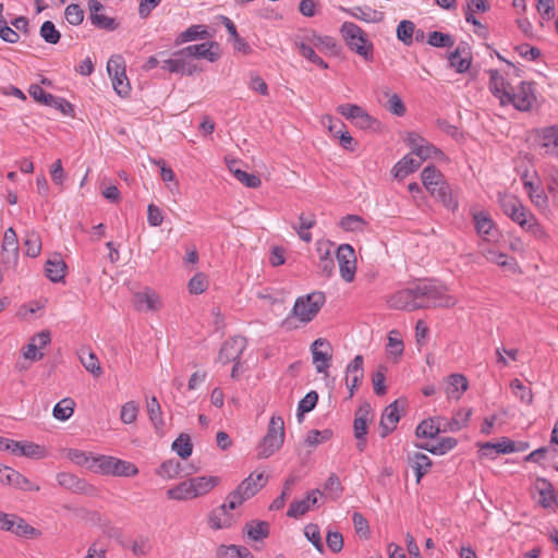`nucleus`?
Segmentation results:
<instances>
[{"label": "nucleus", "mask_w": 558, "mask_h": 558, "mask_svg": "<svg viewBox=\"0 0 558 558\" xmlns=\"http://www.w3.org/2000/svg\"><path fill=\"white\" fill-rule=\"evenodd\" d=\"M388 302L392 308L409 312L454 304L440 287L428 280H420L409 288L397 291Z\"/></svg>", "instance_id": "obj_1"}, {"label": "nucleus", "mask_w": 558, "mask_h": 558, "mask_svg": "<svg viewBox=\"0 0 558 558\" xmlns=\"http://www.w3.org/2000/svg\"><path fill=\"white\" fill-rule=\"evenodd\" d=\"M325 302L326 296L322 291H314L306 295L299 296L295 300L291 315L282 320L281 327L286 330H292L296 328V326L293 324L294 317L303 324L312 322L319 313Z\"/></svg>", "instance_id": "obj_2"}, {"label": "nucleus", "mask_w": 558, "mask_h": 558, "mask_svg": "<svg viewBox=\"0 0 558 558\" xmlns=\"http://www.w3.org/2000/svg\"><path fill=\"white\" fill-rule=\"evenodd\" d=\"M340 32L347 46L352 51L361 56L365 61L372 62L374 60V46L359 25L352 22H344Z\"/></svg>", "instance_id": "obj_3"}, {"label": "nucleus", "mask_w": 558, "mask_h": 558, "mask_svg": "<svg viewBox=\"0 0 558 558\" xmlns=\"http://www.w3.org/2000/svg\"><path fill=\"white\" fill-rule=\"evenodd\" d=\"M284 441V422L281 416H271L267 433L257 447V458L266 459L278 451Z\"/></svg>", "instance_id": "obj_4"}, {"label": "nucleus", "mask_w": 558, "mask_h": 558, "mask_svg": "<svg viewBox=\"0 0 558 558\" xmlns=\"http://www.w3.org/2000/svg\"><path fill=\"white\" fill-rule=\"evenodd\" d=\"M266 483L267 477L264 473H258L255 478L254 474H250L227 496L229 509H236L244 501L255 496Z\"/></svg>", "instance_id": "obj_5"}, {"label": "nucleus", "mask_w": 558, "mask_h": 558, "mask_svg": "<svg viewBox=\"0 0 558 558\" xmlns=\"http://www.w3.org/2000/svg\"><path fill=\"white\" fill-rule=\"evenodd\" d=\"M97 470L107 475L113 476H135L138 469L135 464L110 456H99L93 458V465Z\"/></svg>", "instance_id": "obj_6"}, {"label": "nucleus", "mask_w": 558, "mask_h": 558, "mask_svg": "<svg viewBox=\"0 0 558 558\" xmlns=\"http://www.w3.org/2000/svg\"><path fill=\"white\" fill-rule=\"evenodd\" d=\"M536 100L533 82H521L518 89L509 90V97L502 100L501 106L512 105L519 111H530Z\"/></svg>", "instance_id": "obj_7"}, {"label": "nucleus", "mask_w": 558, "mask_h": 558, "mask_svg": "<svg viewBox=\"0 0 558 558\" xmlns=\"http://www.w3.org/2000/svg\"><path fill=\"white\" fill-rule=\"evenodd\" d=\"M174 57L206 59L215 62L220 58V45L217 41L191 45L173 52Z\"/></svg>", "instance_id": "obj_8"}, {"label": "nucleus", "mask_w": 558, "mask_h": 558, "mask_svg": "<svg viewBox=\"0 0 558 558\" xmlns=\"http://www.w3.org/2000/svg\"><path fill=\"white\" fill-rule=\"evenodd\" d=\"M29 95L40 104H44L49 107H53L60 110L64 116H74V106L69 102L66 99L62 97L53 96L52 94L47 93L44 88H41L37 84L31 85Z\"/></svg>", "instance_id": "obj_9"}, {"label": "nucleus", "mask_w": 558, "mask_h": 558, "mask_svg": "<svg viewBox=\"0 0 558 558\" xmlns=\"http://www.w3.org/2000/svg\"><path fill=\"white\" fill-rule=\"evenodd\" d=\"M336 258L339 264L341 278L345 282H352L356 271V255L354 248L350 244H341L337 248Z\"/></svg>", "instance_id": "obj_10"}, {"label": "nucleus", "mask_w": 558, "mask_h": 558, "mask_svg": "<svg viewBox=\"0 0 558 558\" xmlns=\"http://www.w3.org/2000/svg\"><path fill=\"white\" fill-rule=\"evenodd\" d=\"M499 205L502 213L521 228L526 225L530 216L533 214L526 209L523 204L512 195H502L499 197Z\"/></svg>", "instance_id": "obj_11"}, {"label": "nucleus", "mask_w": 558, "mask_h": 558, "mask_svg": "<svg viewBox=\"0 0 558 558\" xmlns=\"http://www.w3.org/2000/svg\"><path fill=\"white\" fill-rule=\"evenodd\" d=\"M313 363L317 373H326L332 359V348L325 338H318L311 344Z\"/></svg>", "instance_id": "obj_12"}, {"label": "nucleus", "mask_w": 558, "mask_h": 558, "mask_svg": "<svg viewBox=\"0 0 558 558\" xmlns=\"http://www.w3.org/2000/svg\"><path fill=\"white\" fill-rule=\"evenodd\" d=\"M87 7L89 11L88 19L96 28L112 32L119 27V23L116 19L101 13L105 8L98 0H88Z\"/></svg>", "instance_id": "obj_13"}, {"label": "nucleus", "mask_w": 558, "mask_h": 558, "mask_svg": "<svg viewBox=\"0 0 558 558\" xmlns=\"http://www.w3.org/2000/svg\"><path fill=\"white\" fill-rule=\"evenodd\" d=\"M246 347V339L241 336L232 337L223 342L218 353V361L222 364L238 362Z\"/></svg>", "instance_id": "obj_14"}, {"label": "nucleus", "mask_w": 558, "mask_h": 558, "mask_svg": "<svg viewBox=\"0 0 558 558\" xmlns=\"http://www.w3.org/2000/svg\"><path fill=\"white\" fill-rule=\"evenodd\" d=\"M471 216L476 233L485 240L495 238L498 233L496 225L486 210L471 208Z\"/></svg>", "instance_id": "obj_15"}, {"label": "nucleus", "mask_w": 558, "mask_h": 558, "mask_svg": "<svg viewBox=\"0 0 558 558\" xmlns=\"http://www.w3.org/2000/svg\"><path fill=\"white\" fill-rule=\"evenodd\" d=\"M1 254L3 257V263L5 265H12L13 268L17 266L19 262V244H17V235L15 230L10 227L5 230L3 242L1 245Z\"/></svg>", "instance_id": "obj_16"}, {"label": "nucleus", "mask_w": 558, "mask_h": 558, "mask_svg": "<svg viewBox=\"0 0 558 558\" xmlns=\"http://www.w3.org/2000/svg\"><path fill=\"white\" fill-rule=\"evenodd\" d=\"M228 499L221 506L213 509L208 514V524L214 530L229 529L235 522V517L230 512Z\"/></svg>", "instance_id": "obj_17"}, {"label": "nucleus", "mask_w": 558, "mask_h": 558, "mask_svg": "<svg viewBox=\"0 0 558 558\" xmlns=\"http://www.w3.org/2000/svg\"><path fill=\"white\" fill-rule=\"evenodd\" d=\"M399 421L400 414L398 410V400H396L388 404L381 414L379 422L380 437L386 438L391 434L397 428Z\"/></svg>", "instance_id": "obj_18"}, {"label": "nucleus", "mask_w": 558, "mask_h": 558, "mask_svg": "<svg viewBox=\"0 0 558 558\" xmlns=\"http://www.w3.org/2000/svg\"><path fill=\"white\" fill-rule=\"evenodd\" d=\"M536 134L546 154L558 157V123L541 128L536 131Z\"/></svg>", "instance_id": "obj_19"}, {"label": "nucleus", "mask_w": 558, "mask_h": 558, "mask_svg": "<svg viewBox=\"0 0 558 558\" xmlns=\"http://www.w3.org/2000/svg\"><path fill=\"white\" fill-rule=\"evenodd\" d=\"M332 246L333 243H331L330 241L317 243V252L319 254V262L317 264V267L319 269L320 275L327 278L331 277L335 270V262L331 256Z\"/></svg>", "instance_id": "obj_20"}, {"label": "nucleus", "mask_w": 558, "mask_h": 558, "mask_svg": "<svg viewBox=\"0 0 558 558\" xmlns=\"http://www.w3.org/2000/svg\"><path fill=\"white\" fill-rule=\"evenodd\" d=\"M488 74L489 90L499 99L500 105H502V100H505L506 97H509V90H511L512 86L501 76L498 70L490 69L488 70Z\"/></svg>", "instance_id": "obj_21"}, {"label": "nucleus", "mask_w": 558, "mask_h": 558, "mask_svg": "<svg viewBox=\"0 0 558 558\" xmlns=\"http://www.w3.org/2000/svg\"><path fill=\"white\" fill-rule=\"evenodd\" d=\"M11 452L15 456H22L31 459H43L46 457L45 447L31 441L14 440Z\"/></svg>", "instance_id": "obj_22"}, {"label": "nucleus", "mask_w": 558, "mask_h": 558, "mask_svg": "<svg viewBox=\"0 0 558 558\" xmlns=\"http://www.w3.org/2000/svg\"><path fill=\"white\" fill-rule=\"evenodd\" d=\"M317 495H322L320 490L313 489L307 493L304 499L292 501L287 515L295 519L304 515L311 509V506H314L317 502Z\"/></svg>", "instance_id": "obj_23"}, {"label": "nucleus", "mask_w": 558, "mask_h": 558, "mask_svg": "<svg viewBox=\"0 0 558 558\" xmlns=\"http://www.w3.org/2000/svg\"><path fill=\"white\" fill-rule=\"evenodd\" d=\"M5 472V478H0L1 483L12 485L15 488L27 490V492H38L39 486L32 483L27 477L22 475L20 472L9 468L4 466Z\"/></svg>", "instance_id": "obj_24"}, {"label": "nucleus", "mask_w": 558, "mask_h": 558, "mask_svg": "<svg viewBox=\"0 0 558 558\" xmlns=\"http://www.w3.org/2000/svg\"><path fill=\"white\" fill-rule=\"evenodd\" d=\"M410 466L413 469L418 484L421 480L427 474L433 466L432 459L422 452H414L408 456Z\"/></svg>", "instance_id": "obj_25"}, {"label": "nucleus", "mask_w": 558, "mask_h": 558, "mask_svg": "<svg viewBox=\"0 0 558 558\" xmlns=\"http://www.w3.org/2000/svg\"><path fill=\"white\" fill-rule=\"evenodd\" d=\"M468 387L469 383L464 375L451 374L447 378L445 392L448 398L458 400Z\"/></svg>", "instance_id": "obj_26"}, {"label": "nucleus", "mask_w": 558, "mask_h": 558, "mask_svg": "<svg viewBox=\"0 0 558 558\" xmlns=\"http://www.w3.org/2000/svg\"><path fill=\"white\" fill-rule=\"evenodd\" d=\"M372 412L371 404L368 402H364L360 405V408L355 411L354 421H353V433L354 437L367 436L368 433V415Z\"/></svg>", "instance_id": "obj_27"}, {"label": "nucleus", "mask_w": 558, "mask_h": 558, "mask_svg": "<svg viewBox=\"0 0 558 558\" xmlns=\"http://www.w3.org/2000/svg\"><path fill=\"white\" fill-rule=\"evenodd\" d=\"M66 264L61 258L60 255H54L53 257L49 258L46 262V276L52 281V282H60L63 280L65 276L66 270Z\"/></svg>", "instance_id": "obj_28"}, {"label": "nucleus", "mask_w": 558, "mask_h": 558, "mask_svg": "<svg viewBox=\"0 0 558 558\" xmlns=\"http://www.w3.org/2000/svg\"><path fill=\"white\" fill-rule=\"evenodd\" d=\"M429 193L432 196L440 201L446 208L452 211L458 208V201L453 196L452 190L447 182H442L440 185L433 187Z\"/></svg>", "instance_id": "obj_29"}, {"label": "nucleus", "mask_w": 558, "mask_h": 558, "mask_svg": "<svg viewBox=\"0 0 558 558\" xmlns=\"http://www.w3.org/2000/svg\"><path fill=\"white\" fill-rule=\"evenodd\" d=\"M517 450L515 442L507 437H502L498 442L487 441L481 445L483 456H489L493 452L506 454Z\"/></svg>", "instance_id": "obj_30"}, {"label": "nucleus", "mask_w": 558, "mask_h": 558, "mask_svg": "<svg viewBox=\"0 0 558 558\" xmlns=\"http://www.w3.org/2000/svg\"><path fill=\"white\" fill-rule=\"evenodd\" d=\"M441 417H429L423 420L415 428V435L418 438H436L440 434Z\"/></svg>", "instance_id": "obj_31"}, {"label": "nucleus", "mask_w": 558, "mask_h": 558, "mask_svg": "<svg viewBox=\"0 0 558 558\" xmlns=\"http://www.w3.org/2000/svg\"><path fill=\"white\" fill-rule=\"evenodd\" d=\"M458 445V440L453 437H442L436 445L416 444L418 449L426 450L432 454L444 456Z\"/></svg>", "instance_id": "obj_32"}, {"label": "nucleus", "mask_w": 558, "mask_h": 558, "mask_svg": "<svg viewBox=\"0 0 558 558\" xmlns=\"http://www.w3.org/2000/svg\"><path fill=\"white\" fill-rule=\"evenodd\" d=\"M190 483L193 486L194 496L199 497L208 494L218 483V476H197L190 478Z\"/></svg>", "instance_id": "obj_33"}, {"label": "nucleus", "mask_w": 558, "mask_h": 558, "mask_svg": "<svg viewBox=\"0 0 558 558\" xmlns=\"http://www.w3.org/2000/svg\"><path fill=\"white\" fill-rule=\"evenodd\" d=\"M351 16L366 23H378L383 20V12H378L369 7H354L352 9H344Z\"/></svg>", "instance_id": "obj_34"}, {"label": "nucleus", "mask_w": 558, "mask_h": 558, "mask_svg": "<svg viewBox=\"0 0 558 558\" xmlns=\"http://www.w3.org/2000/svg\"><path fill=\"white\" fill-rule=\"evenodd\" d=\"M210 37L209 32L206 29L204 25H192L184 32L180 33L175 38V45H182L187 41H193L196 39H207Z\"/></svg>", "instance_id": "obj_35"}, {"label": "nucleus", "mask_w": 558, "mask_h": 558, "mask_svg": "<svg viewBox=\"0 0 558 558\" xmlns=\"http://www.w3.org/2000/svg\"><path fill=\"white\" fill-rule=\"evenodd\" d=\"M422 165L421 158L415 159L410 155H405L400 161L396 163L393 167L395 177L398 179H403L408 174L416 171Z\"/></svg>", "instance_id": "obj_36"}, {"label": "nucleus", "mask_w": 558, "mask_h": 558, "mask_svg": "<svg viewBox=\"0 0 558 558\" xmlns=\"http://www.w3.org/2000/svg\"><path fill=\"white\" fill-rule=\"evenodd\" d=\"M58 484L66 489L75 493H83L86 490L87 483L78 478L76 475L68 472H61L57 475Z\"/></svg>", "instance_id": "obj_37"}, {"label": "nucleus", "mask_w": 558, "mask_h": 558, "mask_svg": "<svg viewBox=\"0 0 558 558\" xmlns=\"http://www.w3.org/2000/svg\"><path fill=\"white\" fill-rule=\"evenodd\" d=\"M217 558H254L253 554L245 546L220 545L216 551Z\"/></svg>", "instance_id": "obj_38"}, {"label": "nucleus", "mask_w": 558, "mask_h": 558, "mask_svg": "<svg viewBox=\"0 0 558 558\" xmlns=\"http://www.w3.org/2000/svg\"><path fill=\"white\" fill-rule=\"evenodd\" d=\"M307 40L314 45L317 49H326L330 51L332 54H338L339 47L333 37L330 36H320L315 32L307 33Z\"/></svg>", "instance_id": "obj_39"}, {"label": "nucleus", "mask_w": 558, "mask_h": 558, "mask_svg": "<svg viewBox=\"0 0 558 558\" xmlns=\"http://www.w3.org/2000/svg\"><path fill=\"white\" fill-rule=\"evenodd\" d=\"M421 178L423 185L429 192L433 190V187H436L440 185V183L445 182L442 173L434 165L425 167L421 173Z\"/></svg>", "instance_id": "obj_40"}, {"label": "nucleus", "mask_w": 558, "mask_h": 558, "mask_svg": "<svg viewBox=\"0 0 558 558\" xmlns=\"http://www.w3.org/2000/svg\"><path fill=\"white\" fill-rule=\"evenodd\" d=\"M363 379V356L356 355L347 366L345 383L361 385Z\"/></svg>", "instance_id": "obj_41"}, {"label": "nucleus", "mask_w": 558, "mask_h": 558, "mask_svg": "<svg viewBox=\"0 0 558 558\" xmlns=\"http://www.w3.org/2000/svg\"><path fill=\"white\" fill-rule=\"evenodd\" d=\"M147 413L150 422L153 423L155 429L158 433H161L165 426V421L162 417L161 407L156 397H151L150 400L147 401L146 404Z\"/></svg>", "instance_id": "obj_42"}, {"label": "nucleus", "mask_w": 558, "mask_h": 558, "mask_svg": "<svg viewBox=\"0 0 558 558\" xmlns=\"http://www.w3.org/2000/svg\"><path fill=\"white\" fill-rule=\"evenodd\" d=\"M246 534L253 541H263L269 535V523L266 521L252 520L245 525Z\"/></svg>", "instance_id": "obj_43"}, {"label": "nucleus", "mask_w": 558, "mask_h": 558, "mask_svg": "<svg viewBox=\"0 0 558 558\" xmlns=\"http://www.w3.org/2000/svg\"><path fill=\"white\" fill-rule=\"evenodd\" d=\"M537 489L539 493L538 504L545 509L550 508L553 505V497L555 492L551 483L546 478L538 477Z\"/></svg>", "instance_id": "obj_44"}, {"label": "nucleus", "mask_w": 558, "mask_h": 558, "mask_svg": "<svg viewBox=\"0 0 558 558\" xmlns=\"http://www.w3.org/2000/svg\"><path fill=\"white\" fill-rule=\"evenodd\" d=\"M193 486L190 483V480H186L177 486L168 489L167 496L169 499L173 500H189L196 498L194 496Z\"/></svg>", "instance_id": "obj_45"}, {"label": "nucleus", "mask_w": 558, "mask_h": 558, "mask_svg": "<svg viewBox=\"0 0 558 558\" xmlns=\"http://www.w3.org/2000/svg\"><path fill=\"white\" fill-rule=\"evenodd\" d=\"M221 19L230 37L234 40V49L244 53H248L251 51V47L242 37H240L234 23L227 16H221Z\"/></svg>", "instance_id": "obj_46"}, {"label": "nucleus", "mask_w": 558, "mask_h": 558, "mask_svg": "<svg viewBox=\"0 0 558 558\" xmlns=\"http://www.w3.org/2000/svg\"><path fill=\"white\" fill-rule=\"evenodd\" d=\"M74 407H75V402L73 399H71V398L62 399L54 405V408L52 410L53 417L59 421L69 420L74 412Z\"/></svg>", "instance_id": "obj_47"}, {"label": "nucleus", "mask_w": 558, "mask_h": 558, "mask_svg": "<svg viewBox=\"0 0 558 558\" xmlns=\"http://www.w3.org/2000/svg\"><path fill=\"white\" fill-rule=\"evenodd\" d=\"M172 450L175 451L181 459H187L193 451L190 436L184 433L180 434L172 444Z\"/></svg>", "instance_id": "obj_48"}, {"label": "nucleus", "mask_w": 558, "mask_h": 558, "mask_svg": "<svg viewBox=\"0 0 558 558\" xmlns=\"http://www.w3.org/2000/svg\"><path fill=\"white\" fill-rule=\"evenodd\" d=\"M415 32V24L412 21L403 20L397 26V38L405 46L413 43V35Z\"/></svg>", "instance_id": "obj_49"}, {"label": "nucleus", "mask_w": 558, "mask_h": 558, "mask_svg": "<svg viewBox=\"0 0 558 558\" xmlns=\"http://www.w3.org/2000/svg\"><path fill=\"white\" fill-rule=\"evenodd\" d=\"M427 44L436 48H450L454 45V39L450 34L434 31L428 34Z\"/></svg>", "instance_id": "obj_50"}, {"label": "nucleus", "mask_w": 558, "mask_h": 558, "mask_svg": "<svg viewBox=\"0 0 558 558\" xmlns=\"http://www.w3.org/2000/svg\"><path fill=\"white\" fill-rule=\"evenodd\" d=\"M80 360L86 371L90 372L93 375L100 376L102 374L98 357L95 353L83 350L80 353Z\"/></svg>", "instance_id": "obj_51"}, {"label": "nucleus", "mask_w": 558, "mask_h": 558, "mask_svg": "<svg viewBox=\"0 0 558 558\" xmlns=\"http://www.w3.org/2000/svg\"><path fill=\"white\" fill-rule=\"evenodd\" d=\"M299 227H293L300 239L303 240L304 242H311L312 241V234L310 232H307L306 230L313 228L316 223V220L314 218V215H311L310 217H305L304 214H301L299 216Z\"/></svg>", "instance_id": "obj_52"}, {"label": "nucleus", "mask_w": 558, "mask_h": 558, "mask_svg": "<svg viewBox=\"0 0 558 558\" xmlns=\"http://www.w3.org/2000/svg\"><path fill=\"white\" fill-rule=\"evenodd\" d=\"M39 35L47 44L51 45L58 44L61 38L60 32L51 21H45L41 24Z\"/></svg>", "instance_id": "obj_53"}, {"label": "nucleus", "mask_w": 558, "mask_h": 558, "mask_svg": "<svg viewBox=\"0 0 558 558\" xmlns=\"http://www.w3.org/2000/svg\"><path fill=\"white\" fill-rule=\"evenodd\" d=\"M296 481H298V477L293 476V475L289 476L286 480L280 496H278L270 504V506H269L270 510H280L281 508H283L287 498L290 496V490H291L292 486L296 483Z\"/></svg>", "instance_id": "obj_54"}, {"label": "nucleus", "mask_w": 558, "mask_h": 558, "mask_svg": "<svg viewBox=\"0 0 558 558\" xmlns=\"http://www.w3.org/2000/svg\"><path fill=\"white\" fill-rule=\"evenodd\" d=\"M318 402V393L315 390L307 392L298 405V418L302 420L303 414L314 410Z\"/></svg>", "instance_id": "obj_55"}, {"label": "nucleus", "mask_w": 558, "mask_h": 558, "mask_svg": "<svg viewBox=\"0 0 558 558\" xmlns=\"http://www.w3.org/2000/svg\"><path fill=\"white\" fill-rule=\"evenodd\" d=\"M510 388L517 398H519L522 402L526 404H531L533 401V392L531 388L524 386L522 381L518 378H514L510 383Z\"/></svg>", "instance_id": "obj_56"}, {"label": "nucleus", "mask_w": 558, "mask_h": 558, "mask_svg": "<svg viewBox=\"0 0 558 558\" xmlns=\"http://www.w3.org/2000/svg\"><path fill=\"white\" fill-rule=\"evenodd\" d=\"M333 436V432L329 428L318 430V429H312L307 433V436L305 438V442L308 446L315 447L320 444H324L331 439Z\"/></svg>", "instance_id": "obj_57"}, {"label": "nucleus", "mask_w": 558, "mask_h": 558, "mask_svg": "<svg viewBox=\"0 0 558 558\" xmlns=\"http://www.w3.org/2000/svg\"><path fill=\"white\" fill-rule=\"evenodd\" d=\"M294 45L299 49L301 56H303L308 61L312 62L317 57V53L314 50L316 47L307 40V34L302 37L298 36L294 39Z\"/></svg>", "instance_id": "obj_58"}, {"label": "nucleus", "mask_w": 558, "mask_h": 558, "mask_svg": "<svg viewBox=\"0 0 558 558\" xmlns=\"http://www.w3.org/2000/svg\"><path fill=\"white\" fill-rule=\"evenodd\" d=\"M25 255L28 257H37L41 251V241L37 233L32 232L26 234L24 241Z\"/></svg>", "instance_id": "obj_59"}, {"label": "nucleus", "mask_w": 558, "mask_h": 558, "mask_svg": "<svg viewBox=\"0 0 558 558\" xmlns=\"http://www.w3.org/2000/svg\"><path fill=\"white\" fill-rule=\"evenodd\" d=\"M231 172L236 178V180L240 181L242 184H244L246 187L257 189L262 184L260 178L254 173H247L241 169H232V168H231Z\"/></svg>", "instance_id": "obj_60"}, {"label": "nucleus", "mask_w": 558, "mask_h": 558, "mask_svg": "<svg viewBox=\"0 0 558 558\" xmlns=\"http://www.w3.org/2000/svg\"><path fill=\"white\" fill-rule=\"evenodd\" d=\"M181 463L174 459L167 460L161 463L157 470V474L165 478H173L179 475Z\"/></svg>", "instance_id": "obj_61"}, {"label": "nucleus", "mask_w": 558, "mask_h": 558, "mask_svg": "<svg viewBox=\"0 0 558 558\" xmlns=\"http://www.w3.org/2000/svg\"><path fill=\"white\" fill-rule=\"evenodd\" d=\"M140 407L135 401L125 402L120 412V418L124 424H132L136 421Z\"/></svg>", "instance_id": "obj_62"}, {"label": "nucleus", "mask_w": 558, "mask_h": 558, "mask_svg": "<svg viewBox=\"0 0 558 558\" xmlns=\"http://www.w3.org/2000/svg\"><path fill=\"white\" fill-rule=\"evenodd\" d=\"M340 227L344 231H360L366 225V221L357 215H347L341 218Z\"/></svg>", "instance_id": "obj_63"}, {"label": "nucleus", "mask_w": 558, "mask_h": 558, "mask_svg": "<svg viewBox=\"0 0 558 558\" xmlns=\"http://www.w3.org/2000/svg\"><path fill=\"white\" fill-rule=\"evenodd\" d=\"M111 77L116 93L121 97L129 96L131 92V86L125 72H120L119 74H114Z\"/></svg>", "instance_id": "obj_64"}]
</instances>
